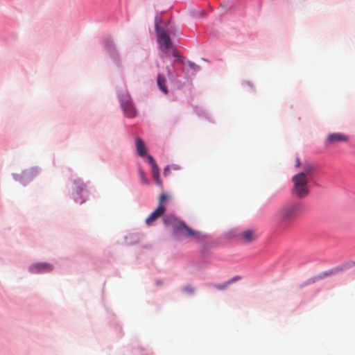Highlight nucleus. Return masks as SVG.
<instances>
[{"label":"nucleus","instance_id":"nucleus-21","mask_svg":"<svg viewBox=\"0 0 355 355\" xmlns=\"http://www.w3.org/2000/svg\"><path fill=\"white\" fill-rule=\"evenodd\" d=\"M76 189H77V192H78V190L82 191L83 190V184H80V185H77Z\"/></svg>","mask_w":355,"mask_h":355},{"label":"nucleus","instance_id":"nucleus-7","mask_svg":"<svg viewBox=\"0 0 355 355\" xmlns=\"http://www.w3.org/2000/svg\"><path fill=\"white\" fill-rule=\"evenodd\" d=\"M52 265L46 263H37L30 266L29 270L33 273L46 272L52 270Z\"/></svg>","mask_w":355,"mask_h":355},{"label":"nucleus","instance_id":"nucleus-4","mask_svg":"<svg viewBox=\"0 0 355 355\" xmlns=\"http://www.w3.org/2000/svg\"><path fill=\"white\" fill-rule=\"evenodd\" d=\"M155 28L157 35V42L159 44V48L165 56H168L169 55L170 50L173 49L174 45L168 34L164 29L160 28L157 23L155 25Z\"/></svg>","mask_w":355,"mask_h":355},{"label":"nucleus","instance_id":"nucleus-19","mask_svg":"<svg viewBox=\"0 0 355 355\" xmlns=\"http://www.w3.org/2000/svg\"><path fill=\"white\" fill-rule=\"evenodd\" d=\"M241 279V277H239V276L234 277L232 279H230V281H228V282H227V284H230L231 283H232V282H235V281H236V280H239V279Z\"/></svg>","mask_w":355,"mask_h":355},{"label":"nucleus","instance_id":"nucleus-14","mask_svg":"<svg viewBox=\"0 0 355 355\" xmlns=\"http://www.w3.org/2000/svg\"><path fill=\"white\" fill-rule=\"evenodd\" d=\"M139 176L143 183L148 184V180L146 177L145 173L142 169H139Z\"/></svg>","mask_w":355,"mask_h":355},{"label":"nucleus","instance_id":"nucleus-18","mask_svg":"<svg viewBox=\"0 0 355 355\" xmlns=\"http://www.w3.org/2000/svg\"><path fill=\"white\" fill-rule=\"evenodd\" d=\"M172 55L177 59V60H181V56L178 53V52L175 51V47L173 50H170Z\"/></svg>","mask_w":355,"mask_h":355},{"label":"nucleus","instance_id":"nucleus-24","mask_svg":"<svg viewBox=\"0 0 355 355\" xmlns=\"http://www.w3.org/2000/svg\"><path fill=\"white\" fill-rule=\"evenodd\" d=\"M300 165V162L299 160L297 159V166H299Z\"/></svg>","mask_w":355,"mask_h":355},{"label":"nucleus","instance_id":"nucleus-17","mask_svg":"<svg viewBox=\"0 0 355 355\" xmlns=\"http://www.w3.org/2000/svg\"><path fill=\"white\" fill-rule=\"evenodd\" d=\"M183 291L184 293H188V294H193L194 293V288L191 286H189V285L186 286L183 288Z\"/></svg>","mask_w":355,"mask_h":355},{"label":"nucleus","instance_id":"nucleus-16","mask_svg":"<svg viewBox=\"0 0 355 355\" xmlns=\"http://www.w3.org/2000/svg\"><path fill=\"white\" fill-rule=\"evenodd\" d=\"M168 198V196L167 194L163 193L161 194L159 200V205H163V203L166 201Z\"/></svg>","mask_w":355,"mask_h":355},{"label":"nucleus","instance_id":"nucleus-15","mask_svg":"<svg viewBox=\"0 0 355 355\" xmlns=\"http://www.w3.org/2000/svg\"><path fill=\"white\" fill-rule=\"evenodd\" d=\"M146 156V158L148 159V164L151 166V168L157 166L156 162H155V159H154V158L151 155H147Z\"/></svg>","mask_w":355,"mask_h":355},{"label":"nucleus","instance_id":"nucleus-3","mask_svg":"<svg viewBox=\"0 0 355 355\" xmlns=\"http://www.w3.org/2000/svg\"><path fill=\"white\" fill-rule=\"evenodd\" d=\"M166 225H171L173 226L175 231L180 233L184 237H189L193 239H200V234L198 232L194 231L188 226H187L182 221L178 220L173 217L168 216L164 219Z\"/></svg>","mask_w":355,"mask_h":355},{"label":"nucleus","instance_id":"nucleus-22","mask_svg":"<svg viewBox=\"0 0 355 355\" xmlns=\"http://www.w3.org/2000/svg\"><path fill=\"white\" fill-rule=\"evenodd\" d=\"M189 66L191 68V69H194L196 67L198 68V66H197L196 64L193 63V62H189Z\"/></svg>","mask_w":355,"mask_h":355},{"label":"nucleus","instance_id":"nucleus-12","mask_svg":"<svg viewBox=\"0 0 355 355\" xmlns=\"http://www.w3.org/2000/svg\"><path fill=\"white\" fill-rule=\"evenodd\" d=\"M313 170L314 166L312 164H306L303 165V171L300 172V173H304L305 176L309 178Z\"/></svg>","mask_w":355,"mask_h":355},{"label":"nucleus","instance_id":"nucleus-13","mask_svg":"<svg viewBox=\"0 0 355 355\" xmlns=\"http://www.w3.org/2000/svg\"><path fill=\"white\" fill-rule=\"evenodd\" d=\"M152 175L155 182L158 184H161V180L159 178V170L158 166H155L152 168Z\"/></svg>","mask_w":355,"mask_h":355},{"label":"nucleus","instance_id":"nucleus-11","mask_svg":"<svg viewBox=\"0 0 355 355\" xmlns=\"http://www.w3.org/2000/svg\"><path fill=\"white\" fill-rule=\"evenodd\" d=\"M166 78L165 77L161 74V73H159L157 75V85L159 88V89L164 94H167L168 91V88L166 87Z\"/></svg>","mask_w":355,"mask_h":355},{"label":"nucleus","instance_id":"nucleus-10","mask_svg":"<svg viewBox=\"0 0 355 355\" xmlns=\"http://www.w3.org/2000/svg\"><path fill=\"white\" fill-rule=\"evenodd\" d=\"M137 151L139 156L144 157L146 155V148L144 142L140 138L136 139Z\"/></svg>","mask_w":355,"mask_h":355},{"label":"nucleus","instance_id":"nucleus-1","mask_svg":"<svg viewBox=\"0 0 355 355\" xmlns=\"http://www.w3.org/2000/svg\"><path fill=\"white\" fill-rule=\"evenodd\" d=\"M302 213L301 206L296 202H289L281 206L275 214V221L281 230L289 228Z\"/></svg>","mask_w":355,"mask_h":355},{"label":"nucleus","instance_id":"nucleus-2","mask_svg":"<svg viewBox=\"0 0 355 355\" xmlns=\"http://www.w3.org/2000/svg\"><path fill=\"white\" fill-rule=\"evenodd\" d=\"M309 178L304 173H297L292 178L293 186L291 193L297 198H304L309 193Z\"/></svg>","mask_w":355,"mask_h":355},{"label":"nucleus","instance_id":"nucleus-8","mask_svg":"<svg viewBox=\"0 0 355 355\" xmlns=\"http://www.w3.org/2000/svg\"><path fill=\"white\" fill-rule=\"evenodd\" d=\"M165 211L166 209L164 205H159L158 207L146 219V225H151L159 217L164 214Z\"/></svg>","mask_w":355,"mask_h":355},{"label":"nucleus","instance_id":"nucleus-6","mask_svg":"<svg viewBox=\"0 0 355 355\" xmlns=\"http://www.w3.org/2000/svg\"><path fill=\"white\" fill-rule=\"evenodd\" d=\"M349 138L346 135L340 132H334L328 135L325 144L326 146L336 145L340 142H347Z\"/></svg>","mask_w":355,"mask_h":355},{"label":"nucleus","instance_id":"nucleus-20","mask_svg":"<svg viewBox=\"0 0 355 355\" xmlns=\"http://www.w3.org/2000/svg\"><path fill=\"white\" fill-rule=\"evenodd\" d=\"M227 285H229V284H227V282H226V283H225V284H223V285H217V286H216V287L217 288H218V289L222 290V289H225V288L227 286Z\"/></svg>","mask_w":355,"mask_h":355},{"label":"nucleus","instance_id":"nucleus-5","mask_svg":"<svg viewBox=\"0 0 355 355\" xmlns=\"http://www.w3.org/2000/svg\"><path fill=\"white\" fill-rule=\"evenodd\" d=\"M120 102L123 110L128 116L133 117L136 115V110L128 94L122 95L120 97Z\"/></svg>","mask_w":355,"mask_h":355},{"label":"nucleus","instance_id":"nucleus-9","mask_svg":"<svg viewBox=\"0 0 355 355\" xmlns=\"http://www.w3.org/2000/svg\"><path fill=\"white\" fill-rule=\"evenodd\" d=\"M241 237L242 241L245 243H251L253 242L256 238V233L252 230H246L241 232Z\"/></svg>","mask_w":355,"mask_h":355},{"label":"nucleus","instance_id":"nucleus-23","mask_svg":"<svg viewBox=\"0 0 355 355\" xmlns=\"http://www.w3.org/2000/svg\"><path fill=\"white\" fill-rule=\"evenodd\" d=\"M171 75V73L170 71L168 69V77H170Z\"/></svg>","mask_w":355,"mask_h":355}]
</instances>
